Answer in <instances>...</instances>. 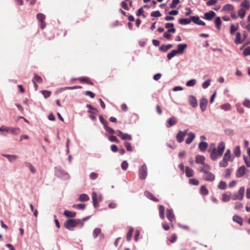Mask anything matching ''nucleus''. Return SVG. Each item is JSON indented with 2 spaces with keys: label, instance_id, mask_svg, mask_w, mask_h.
Segmentation results:
<instances>
[{
  "label": "nucleus",
  "instance_id": "nucleus-24",
  "mask_svg": "<svg viewBox=\"0 0 250 250\" xmlns=\"http://www.w3.org/2000/svg\"><path fill=\"white\" fill-rule=\"evenodd\" d=\"M145 194L148 198L154 202H157L159 201V200L157 198L155 197L149 191H145Z\"/></svg>",
  "mask_w": 250,
  "mask_h": 250
},
{
  "label": "nucleus",
  "instance_id": "nucleus-46",
  "mask_svg": "<svg viewBox=\"0 0 250 250\" xmlns=\"http://www.w3.org/2000/svg\"><path fill=\"white\" fill-rule=\"evenodd\" d=\"M85 204H76V205H74L73 206V208H79V209H84V208H85Z\"/></svg>",
  "mask_w": 250,
  "mask_h": 250
},
{
  "label": "nucleus",
  "instance_id": "nucleus-7",
  "mask_svg": "<svg viewBox=\"0 0 250 250\" xmlns=\"http://www.w3.org/2000/svg\"><path fill=\"white\" fill-rule=\"evenodd\" d=\"M92 199L93 206L96 208L98 206V202L102 201V197L101 195H98L95 192H93L92 193Z\"/></svg>",
  "mask_w": 250,
  "mask_h": 250
},
{
  "label": "nucleus",
  "instance_id": "nucleus-16",
  "mask_svg": "<svg viewBox=\"0 0 250 250\" xmlns=\"http://www.w3.org/2000/svg\"><path fill=\"white\" fill-rule=\"evenodd\" d=\"M78 80L82 83H85L91 85H93V83L87 77H81L78 79Z\"/></svg>",
  "mask_w": 250,
  "mask_h": 250
},
{
  "label": "nucleus",
  "instance_id": "nucleus-58",
  "mask_svg": "<svg viewBox=\"0 0 250 250\" xmlns=\"http://www.w3.org/2000/svg\"><path fill=\"white\" fill-rule=\"evenodd\" d=\"M98 177V174L96 172H91L89 174V178L91 180H95L97 179Z\"/></svg>",
  "mask_w": 250,
  "mask_h": 250
},
{
  "label": "nucleus",
  "instance_id": "nucleus-11",
  "mask_svg": "<svg viewBox=\"0 0 250 250\" xmlns=\"http://www.w3.org/2000/svg\"><path fill=\"white\" fill-rule=\"evenodd\" d=\"M5 131L12 134L17 135L20 133V129L18 127H6Z\"/></svg>",
  "mask_w": 250,
  "mask_h": 250
},
{
  "label": "nucleus",
  "instance_id": "nucleus-41",
  "mask_svg": "<svg viewBox=\"0 0 250 250\" xmlns=\"http://www.w3.org/2000/svg\"><path fill=\"white\" fill-rule=\"evenodd\" d=\"M133 232V229L130 228L126 235V239L128 241H130V240L131 239Z\"/></svg>",
  "mask_w": 250,
  "mask_h": 250
},
{
  "label": "nucleus",
  "instance_id": "nucleus-62",
  "mask_svg": "<svg viewBox=\"0 0 250 250\" xmlns=\"http://www.w3.org/2000/svg\"><path fill=\"white\" fill-rule=\"evenodd\" d=\"M236 107L237 108V111L240 113H243L244 111V109L243 107L241 106V105L239 104H236Z\"/></svg>",
  "mask_w": 250,
  "mask_h": 250
},
{
  "label": "nucleus",
  "instance_id": "nucleus-64",
  "mask_svg": "<svg viewBox=\"0 0 250 250\" xmlns=\"http://www.w3.org/2000/svg\"><path fill=\"white\" fill-rule=\"evenodd\" d=\"M243 54L245 56L250 55V47H247L244 49L243 51Z\"/></svg>",
  "mask_w": 250,
  "mask_h": 250
},
{
  "label": "nucleus",
  "instance_id": "nucleus-14",
  "mask_svg": "<svg viewBox=\"0 0 250 250\" xmlns=\"http://www.w3.org/2000/svg\"><path fill=\"white\" fill-rule=\"evenodd\" d=\"M245 167L244 166L240 167L237 170L236 174L237 177H242L245 173Z\"/></svg>",
  "mask_w": 250,
  "mask_h": 250
},
{
  "label": "nucleus",
  "instance_id": "nucleus-33",
  "mask_svg": "<svg viewBox=\"0 0 250 250\" xmlns=\"http://www.w3.org/2000/svg\"><path fill=\"white\" fill-rule=\"evenodd\" d=\"M200 193L202 195H207L208 194V191L205 186L203 185L201 187Z\"/></svg>",
  "mask_w": 250,
  "mask_h": 250
},
{
  "label": "nucleus",
  "instance_id": "nucleus-1",
  "mask_svg": "<svg viewBox=\"0 0 250 250\" xmlns=\"http://www.w3.org/2000/svg\"><path fill=\"white\" fill-rule=\"evenodd\" d=\"M210 167L209 165H205L201 166L199 168L201 172L203 173V179L208 182H212L215 179V176L213 174L210 172Z\"/></svg>",
  "mask_w": 250,
  "mask_h": 250
},
{
  "label": "nucleus",
  "instance_id": "nucleus-51",
  "mask_svg": "<svg viewBox=\"0 0 250 250\" xmlns=\"http://www.w3.org/2000/svg\"><path fill=\"white\" fill-rule=\"evenodd\" d=\"M180 2L179 0H172L171 3L170 5L171 8H174L176 7L177 5Z\"/></svg>",
  "mask_w": 250,
  "mask_h": 250
},
{
  "label": "nucleus",
  "instance_id": "nucleus-45",
  "mask_svg": "<svg viewBox=\"0 0 250 250\" xmlns=\"http://www.w3.org/2000/svg\"><path fill=\"white\" fill-rule=\"evenodd\" d=\"M238 14L241 18L243 19L246 15V10L241 8L238 11Z\"/></svg>",
  "mask_w": 250,
  "mask_h": 250
},
{
  "label": "nucleus",
  "instance_id": "nucleus-4",
  "mask_svg": "<svg viewBox=\"0 0 250 250\" xmlns=\"http://www.w3.org/2000/svg\"><path fill=\"white\" fill-rule=\"evenodd\" d=\"M208 151L210 153V158L213 160H217L219 156V146L217 149L214 144H211Z\"/></svg>",
  "mask_w": 250,
  "mask_h": 250
},
{
  "label": "nucleus",
  "instance_id": "nucleus-40",
  "mask_svg": "<svg viewBox=\"0 0 250 250\" xmlns=\"http://www.w3.org/2000/svg\"><path fill=\"white\" fill-rule=\"evenodd\" d=\"M177 54H178L177 51L176 50H173L170 53L167 54V57L168 60H170Z\"/></svg>",
  "mask_w": 250,
  "mask_h": 250
},
{
  "label": "nucleus",
  "instance_id": "nucleus-63",
  "mask_svg": "<svg viewBox=\"0 0 250 250\" xmlns=\"http://www.w3.org/2000/svg\"><path fill=\"white\" fill-rule=\"evenodd\" d=\"M244 160L246 166L250 167V157L244 156Z\"/></svg>",
  "mask_w": 250,
  "mask_h": 250
},
{
  "label": "nucleus",
  "instance_id": "nucleus-43",
  "mask_svg": "<svg viewBox=\"0 0 250 250\" xmlns=\"http://www.w3.org/2000/svg\"><path fill=\"white\" fill-rule=\"evenodd\" d=\"M124 146L125 147L127 151L129 152H132L133 151V148L131 146V145L130 143L125 142L124 143Z\"/></svg>",
  "mask_w": 250,
  "mask_h": 250
},
{
  "label": "nucleus",
  "instance_id": "nucleus-36",
  "mask_svg": "<svg viewBox=\"0 0 250 250\" xmlns=\"http://www.w3.org/2000/svg\"><path fill=\"white\" fill-rule=\"evenodd\" d=\"M172 47V44H169L167 45H162V46L160 47V49L162 51H163V52H166V51H167L168 49H169L170 48H171Z\"/></svg>",
  "mask_w": 250,
  "mask_h": 250
},
{
  "label": "nucleus",
  "instance_id": "nucleus-39",
  "mask_svg": "<svg viewBox=\"0 0 250 250\" xmlns=\"http://www.w3.org/2000/svg\"><path fill=\"white\" fill-rule=\"evenodd\" d=\"M241 6L243 7L249 9L250 7V3L248 0H244L241 4Z\"/></svg>",
  "mask_w": 250,
  "mask_h": 250
},
{
  "label": "nucleus",
  "instance_id": "nucleus-17",
  "mask_svg": "<svg viewBox=\"0 0 250 250\" xmlns=\"http://www.w3.org/2000/svg\"><path fill=\"white\" fill-rule=\"evenodd\" d=\"M173 26L174 24L172 23H167L165 25V27L168 29L167 32L169 33H174L176 32V29Z\"/></svg>",
  "mask_w": 250,
  "mask_h": 250
},
{
  "label": "nucleus",
  "instance_id": "nucleus-5",
  "mask_svg": "<svg viewBox=\"0 0 250 250\" xmlns=\"http://www.w3.org/2000/svg\"><path fill=\"white\" fill-rule=\"evenodd\" d=\"M167 217L170 222L171 227L173 228V222L175 221V216L172 209H167Z\"/></svg>",
  "mask_w": 250,
  "mask_h": 250
},
{
  "label": "nucleus",
  "instance_id": "nucleus-54",
  "mask_svg": "<svg viewBox=\"0 0 250 250\" xmlns=\"http://www.w3.org/2000/svg\"><path fill=\"white\" fill-rule=\"evenodd\" d=\"M189 184L193 185H198L199 184V182L198 180L195 179H190L189 180Z\"/></svg>",
  "mask_w": 250,
  "mask_h": 250
},
{
  "label": "nucleus",
  "instance_id": "nucleus-2",
  "mask_svg": "<svg viewBox=\"0 0 250 250\" xmlns=\"http://www.w3.org/2000/svg\"><path fill=\"white\" fill-rule=\"evenodd\" d=\"M231 160H232V158L231 154V151L229 149H228L225 153L222 160L220 161V167H226L228 166L229 161Z\"/></svg>",
  "mask_w": 250,
  "mask_h": 250
},
{
  "label": "nucleus",
  "instance_id": "nucleus-9",
  "mask_svg": "<svg viewBox=\"0 0 250 250\" xmlns=\"http://www.w3.org/2000/svg\"><path fill=\"white\" fill-rule=\"evenodd\" d=\"M187 130H186L184 131H179V132L176 135V139L178 143H180L183 141L185 136L187 134Z\"/></svg>",
  "mask_w": 250,
  "mask_h": 250
},
{
  "label": "nucleus",
  "instance_id": "nucleus-10",
  "mask_svg": "<svg viewBox=\"0 0 250 250\" xmlns=\"http://www.w3.org/2000/svg\"><path fill=\"white\" fill-rule=\"evenodd\" d=\"M195 162L196 164L202 165V166L208 165V164H205V157L203 155H196L195 157Z\"/></svg>",
  "mask_w": 250,
  "mask_h": 250
},
{
  "label": "nucleus",
  "instance_id": "nucleus-18",
  "mask_svg": "<svg viewBox=\"0 0 250 250\" xmlns=\"http://www.w3.org/2000/svg\"><path fill=\"white\" fill-rule=\"evenodd\" d=\"M187 47L186 44H179L177 46V49L176 50L179 54H182L184 50Z\"/></svg>",
  "mask_w": 250,
  "mask_h": 250
},
{
  "label": "nucleus",
  "instance_id": "nucleus-19",
  "mask_svg": "<svg viewBox=\"0 0 250 250\" xmlns=\"http://www.w3.org/2000/svg\"><path fill=\"white\" fill-rule=\"evenodd\" d=\"M208 101L206 99L203 98L200 101V106L202 111H204L206 109Z\"/></svg>",
  "mask_w": 250,
  "mask_h": 250
},
{
  "label": "nucleus",
  "instance_id": "nucleus-44",
  "mask_svg": "<svg viewBox=\"0 0 250 250\" xmlns=\"http://www.w3.org/2000/svg\"><path fill=\"white\" fill-rule=\"evenodd\" d=\"M25 166L26 167H27L30 169L31 172L32 173H35V172L36 171V169L34 168V167L31 164L29 163H25Z\"/></svg>",
  "mask_w": 250,
  "mask_h": 250
},
{
  "label": "nucleus",
  "instance_id": "nucleus-23",
  "mask_svg": "<svg viewBox=\"0 0 250 250\" xmlns=\"http://www.w3.org/2000/svg\"><path fill=\"white\" fill-rule=\"evenodd\" d=\"M187 135H188V137L186 140V143L187 144H189L194 140V139L195 138V135H194V134L193 133H192V132H190V133H189L188 134L187 133Z\"/></svg>",
  "mask_w": 250,
  "mask_h": 250
},
{
  "label": "nucleus",
  "instance_id": "nucleus-35",
  "mask_svg": "<svg viewBox=\"0 0 250 250\" xmlns=\"http://www.w3.org/2000/svg\"><path fill=\"white\" fill-rule=\"evenodd\" d=\"M230 193L229 192L224 193L222 195V200L225 202H228L230 200Z\"/></svg>",
  "mask_w": 250,
  "mask_h": 250
},
{
  "label": "nucleus",
  "instance_id": "nucleus-30",
  "mask_svg": "<svg viewBox=\"0 0 250 250\" xmlns=\"http://www.w3.org/2000/svg\"><path fill=\"white\" fill-rule=\"evenodd\" d=\"M159 215L162 219L165 218V207L163 205H160L159 207Z\"/></svg>",
  "mask_w": 250,
  "mask_h": 250
},
{
  "label": "nucleus",
  "instance_id": "nucleus-31",
  "mask_svg": "<svg viewBox=\"0 0 250 250\" xmlns=\"http://www.w3.org/2000/svg\"><path fill=\"white\" fill-rule=\"evenodd\" d=\"M189 101L191 105L195 107L197 105V102L195 98L193 96H190L189 98Z\"/></svg>",
  "mask_w": 250,
  "mask_h": 250
},
{
  "label": "nucleus",
  "instance_id": "nucleus-20",
  "mask_svg": "<svg viewBox=\"0 0 250 250\" xmlns=\"http://www.w3.org/2000/svg\"><path fill=\"white\" fill-rule=\"evenodd\" d=\"M208 146V144L205 142H201L198 145L200 150L202 152H205Z\"/></svg>",
  "mask_w": 250,
  "mask_h": 250
},
{
  "label": "nucleus",
  "instance_id": "nucleus-57",
  "mask_svg": "<svg viewBox=\"0 0 250 250\" xmlns=\"http://www.w3.org/2000/svg\"><path fill=\"white\" fill-rule=\"evenodd\" d=\"M151 17H159L161 16L160 12L159 11H155L151 13Z\"/></svg>",
  "mask_w": 250,
  "mask_h": 250
},
{
  "label": "nucleus",
  "instance_id": "nucleus-59",
  "mask_svg": "<svg viewBox=\"0 0 250 250\" xmlns=\"http://www.w3.org/2000/svg\"><path fill=\"white\" fill-rule=\"evenodd\" d=\"M232 172V169L230 168H227L226 170V174L225 175V178H229L231 175Z\"/></svg>",
  "mask_w": 250,
  "mask_h": 250
},
{
  "label": "nucleus",
  "instance_id": "nucleus-47",
  "mask_svg": "<svg viewBox=\"0 0 250 250\" xmlns=\"http://www.w3.org/2000/svg\"><path fill=\"white\" fill-rule=\"evenodd\" d=\"M33 80H34L35 82L39 83H41L42 82V78L40 76H39L37 75H35V76H34Z\"/></svg>",
  "mask_w": 250,
  "mask_h": 250
},
{
  "label": "nucleus",
  "instance_id": "nucleus-42",
  "mask_svg": "<svg viewBox=\"0 0 250 250\" xmlns=\"http://www.w3.org/2000/svg\"><path fill=\"white\" fill-rule=\"evenodd\" d=\"M101 233V229L99 228H96L93 232V236L94 238H96Z\"/></svg>",
  "mask_w": 250,
  "mask_h": 250
},
{
  "label": "nucleus",
  "instance_id": "nucleus-22",
  "mask_svg": "<svg viewBox=\"0 0 250 250\" xmlns=\"http://www.w3.org/2000/svg\"><path fill=\"white\" fill-rule=\"evenodd\" d=\"M185 173L186 175L188 177H192L194 175L193 170L189 167H186L185 168Z\"/></svg>",
  "mask_w": 250,
  "mask_h": 250
},
{
  "label": "nucleus",
  "instance_id": "nucleus-60",
  "mask_svg": "<svg viewBox=\"0 0 250 250\" xmlns=\"http://www.w3.org/2000/svg\"><path fill=\"white\" fill-rule=\"evenodd\" d=\"M109 140L110 141L112 142H116L117 143H118L119 142V140L117 138V137L115 136H110L109 137Z\"/></svg>",
  "mask_w": 250,
  "mask_h": 250
},
{
  "label": "nucleus",
  "instance_id": "nucleus-48",
  "mask_svg": "<svg viewBox=\"0 0 250 250\" xmlns=\"http://www.w3.org/2000/svg\"><path fill=\"white\" fill-rule=\"evenodd\" d=\"M221 107L222 109L227 111L230 109L231 106L230 104L227 103L222 105Z\"/></svg>",
  "mask_w": 250,
  "mask_h": 250
},
{
  "label": "nucleus",
  "instance_id": "nucleus-61",
  "mask_svg": "<svg viewBox=\"0 0 250 250\" xmlns=\"http://www.w3.org/2000/svg\"><path fill=\"white\" fill-rule=\"evenodd\" d=\"M128 164L126 161H124L122 162V165H121V167L123 170H126L128 167Z\"/></svg>",
  "mask_w": 250,
  "mask_h": 250
},
{
  "label": "nucleus",
  "instance_id": "nucleus-53",
  "mask_svg": "<svg viewBox=\"0 0 250 250\" xmlns=\"http://www.w3.org/2000/svg\"><path fill=\"white\" fill-rule=\"evenodd\" d=\"M122 140H132V136L131 135H129L127 133L124 134L122 138Z\"/></svg>",
  "mask_w": 250,
  "mask_h": 250
},
{
  "label": "nucleus",
  "instance_id": "nucleus-27",
  "mask_svg": "<svg viewBox=\"0 0 250 250\" xmlns=\"http://www.w3.org/2000/svg\"><path fill=\"white\" fill-rule=\"evenodd\" d=\"M233 153L235 157H239L240 156L241 152L240 150V147L239 146H235L233 149Z\"/></svg>",
  "mask_w": 250,
  "mask_h": 250
},
{
  "label": "nucleus",
  "instance_id": "nucleus-13",
  "mask_svg": "<svg viewBox=\"0 0 250 250\" xmlns=\"http://www.w3.org/2000/svg\"><path fill=\"white\" fill-rule=\"evenodd\" d=\"M190 19H191V21L197 24L200 25H205V23L200 20L199 17L198 16H192L190 17Z\"/></svg>",
  "mask_w": 250,
  "mask_h": 250
},
{
  "label": "nucleus",
  "instance_id": "nucleus-15",
  "mask_svg": "<svg viewBox=\"0 0 250 250\" xmlns=\"http://www.w3.org/2000/svg\"><path fill=\"white\" fill-rule=\"evenodd\" d=\"M215 16V13L213 11L204 14V18L207 20H211Z\"/></svg>",
  "mask_w": 250,
  "mask_h": 250
},
{
  "label": "nucleus",
  "instance_id": "nucleus-3",
  "mask_svg": "<svg viewBox=\"0 0 250 250\" xmlns=\"http://www.w3.org/2000/svg\"><path fill=\"white\" fill-rule=\"evenodd\" d=\"M81 223L80 219H68L64 223V227L69 230H72L73 228Z\"/></svg>",
  "mask_w": 250,
  "mask_h": 250
},
{
  "label": "nucleus",
  "instance_id": "nucleus-55",
  "mask_svg": "<svg viewBox=\"0 0 250 250\" xmlns=\"http://www.w3.org/2000/svg\"><path fill=\"white\" fill-rule=\"evenodd\" d=\"M177 239V237L175 234H173L171 235L170 238L169 239V241L172 243H173L176 241Z\"/></svg>",
  "mask_w": 250,
  "mask_h": 250
},
{
  "label": "nucleus",
  "instance_id": "nucleus-29",
  "mask_svg": "<svg viewBox=\"0 0 250 250\" xmlns=\"http://www.w3.org/2000/svg\"><path fill=\"white\" fill-rule=\"evenodd\" d=\"M232 219L234 222L239 224L240 225L242 226L243 225V219L240 216L237 215H234Z\"/></svg>",
  "mask_w": 250,
  "mask_h": 250
},
{
  "label": "nucleus",
  "instance_id": "nucleus-8",
  "mask_svg": "<svg viewBox=\"0 0 250 250\" xmlns=\"http://www.w3.org/2000/svg\"><path fill=\"white\" fill-rule=\"evenodd\" d=\"M245 191V188L244 187H241L238 191V194L234 197V200H242L244 196V193Z\"/></svg>",
  "mask_w": 250,
  "mask_h": 250
},
{
  "label": "nucleus",
  "instance_id": "nucleus-38",
  "mask_svg": "<svg viewBox=\"0 0 250 250\" xmlns=\"http://www.w3.org/2000/svg\"><path fill=\"white\" fill-rule=\"evenodd\" d=\"M37 20L40 22L44 21L45 16L42 13H39L36 16Z\"/></svg>",
  "mask_w": 250,
  "mask_h": 250
},
{
  "label": "nucleus",
  "instance_id": "nucleus-6",
  "mask_svg": "<svg viewBox=\"0 0 250 250\" xmlns=\"http://www.w3.org/2000/svg\"><path fill=\"white\" fill-rule=\"evenodd\" d=\"M147 167L146 164L143 165L139 169V175L140 179L144 180L146 178L147 172Z\"/></svg>",
  "mask_w": 250,
  "mask_h": 250
},
{
  "label": "nucleus",
  "instance_id": "nucleus-21",
  "mask_svg": "<svg viewBox=\"0 0 250 250\" xmlns=\"http://www.w3.org/2000/svg\"><path fill=\"white\" fill-rule=\"evenodd\" d=\"M88 112L90 113L89 118L92 120H95L96 119V115L98 112V110L94 109V110H88Z\"/></svg>",
  "mask_w": 250,
  "mask_h": 250
},
{
  "label": "nucleus",
  "instance_id": "nucleus-32",
  "mask_svg": "<svg viewBox=\"0 0 250 250\" xmlns=\"http://www.w3.org/2000/svg\"><path fill=\"white\" fill-rule=\"evenodd\" d=\"M191 21V19H180L179 20V23L181 24L185 25L188 24L190 23Z\"/></svg>",
  "mask_w": 250,
  "mask_h": 250
},
{
  "label": "nucleus",
  "instance_id": "nucleus-49",
  "mask_svg": "<svg viewBox=\"0 0 250 250\" xmlns=\"http://www.w3.org/2000/svg\"><path fill=\"white\" fill-rule=\"evenodd\" d=\"M41 92L45 99L48 98L51 93V91L48 90H42Z\"/></svg>",
  "mask_w": 250,
  "mask_h": 250
},
{
  "label": "nucleus",
  "instance_id": "nucleus-28",
  "mask_svg": "<svg viewBox=\"0 0 250 250\" xmlns=\"http://www.w3.org/2000/svg\"><path fill=\"white\" fill-rule=\"evenodd\" d=\"M233 9V6L231 4H227L225 5L222 9V11L230 12Z\"/></svg>",
  "mask_w": 250,
  "mask_h": 250
},
{
  "label": "nucleus",
  "instance_id": "nucleus-37",
  "mask_svg": "<svg viewBox=\"0 0 250 250\" xmlns=\"http://www.w3.org/2000/svg\"><path fill=\"white\" fill-rule=\"evenodd\" d=\"M89 199L88 196L86 194H82L79 197V200L81 202L87 201Z\"/></svg>",
  "mask_w": 250,
  "mask_h": 250
},
{
  "label": "nucleus",
  "instance_id": "nucleus-34",
  "mask_svg": "<svg viewBox=\"0 0 250 250\" xmlns=\"http://www.w3.org/2000/svg\"><path fill=\"white\" fill-rule=\"evenodd\" d=\"M3 156L8 159L9 161L12 162L13 160L17 159L18 156L15 155H8V154H3Z\"/></svg>",
  "mask_w": 250,
  "mask_h": 250
},
{
  "label": "nucleus",
  "instance_id": "nucleus-12",
  "mask_svg": "<svg viewBox=\"0 0 250 250\" xmlns=\"http://www.w3.org/2000/svg\"><path fill=\"white\" fill-rule=\"evenodd\" d=\"M177 123V119L175 117H172L170 118L167 121V127H170L175 125H176Z\"/></svg>",
  "mask_w": 250,
  "mask_h": 250
},
{
  "label": "nucleus",
  "instance_id": "nucleus-56",
  "mask_svg": "<svg viewBox=\"0 0 250 250\" xmlns=\"http://www.w3.org/2000/svg\"><path fill=\"white\" fill-rule=\"evenodd\" d=\"M121 7L125 10H129V8L125 1H123L121 3Z\"/></svg>",
  "mask_w": 250,
  "mask_h": 250
},
{
  "label": "nucleus",
  "instance_id": "nucleus-26",
  "mask_svg": "<svg viewBox=\"0 0 250 250\" xmlns=\"http://www.w3.org/2000/svg\"><path fill=\"white\" fill-rule=\"evenodd\" d=\"M63 215L66 217L73 218L76 216V213L75 212L70 211L67 210H65L63 212Z\"/></svg>",
  "mask_w": 250,
  "mask_h": 250
},
{
  "label": "nucleus",
  "instance_id": "nucleus-52",
  "mask_svg": "<svg viewBox=\"0 0 250 250\" xmlns=\"http://www.w3.org/2000/svg\"><path fill=\"white\" fill-rule=\"evenodd\" d=\"M196 83V81L194 79L190 80L188 81L186 83V85L187 86H193Z\"/></svg>",
  "mask_w": 250,
  "mask_h": 250
},
{
  "label": "nucleus",
  "instance_id": "nucleus-25",
  "mask_svg": "<svg viewBox=\"0 0 250 250\" xmlns=\"http://www.w3.org/2000/svg\"><path fill=\"white\" fill-rule=\"evenodd\" d=\"M241 35L240 32H237L236 33V38L234 40V42L236 44H240L244 40L241 39Z\"/></svg>",
  "mask_w": 250,
  "mask_h": 250
},
{
  "label": "nucleus",
  "instance_id": "nucleus-50",
  "mask_svg": "<svg viewBox=\"0 0 250 250\" xmlns=\"http://www.w3.org/2000/svg\"><path fill=\"white\" fill-rule=\"evenodd\" d=\"M225 145L223 142H220V156L221 155L225 149Z\"/></svg>",
  "mask_w": 250,
  "mask_h": 250
}]
</instances>
